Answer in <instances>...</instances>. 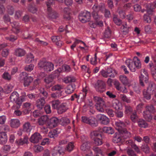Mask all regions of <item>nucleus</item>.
Returning a JSON list of instances; mask_svg holds the SVG:
<instances>
[{
  "label": "nucleus",
  "instance_id": "f257e3e1",
  "mask_svg": "<svg viewBox=\"0 0 156 156\" xmlns=\"http://www.w3.org/2000/svg\"><path fill=\"white\" fill-rule=\"evenodd\" d=\"M92 9L93 10L92 15L95 20H97L102 17V16H99L97 13L99 10H101L102 12L105 13V16L106 18H109L111 16L110 11L105 8L104 5H101V6H98L97 4H95L94 5Z\"/></svg>",
  "mask_w": 156,
  "mask_h": 156
},
{
  "label": "nucleus",
  "instance_id": "f03ea898",
  "mask_svg": "<svg viewBox=\"0 0 156 156\" xmlns=\"http://www.w3.org/2000/svg\"><path fill=\"white\" fill-rule=\"evenodd\" d=\"M126 62L130 70L133 72L135 71L136 69H140L141 67L140 61L136 57L134 58L133 60H126Z\"/></svg>",
  "mask_w": 156,
  "mask_h": 156
},
{
  "label": "nucleus",
  "instance_id": "7ed1b4c3",
  "mask_svg": "<svg viewBox=\"0 0 156 156\" xmlns=\"http://www.w3.org/2000/svg\"><path fill=\"white\" fill-rule=\"evenodd\" d=\"M38 66L40 68L46 71H51L54 69V65L50 62L41 61Z\"/></svg>",
  "mask_w": 156,
  "mask_h": 156
},
{
  "label": "nucleus",
  "instance_id": "20e7f679",
  "mask_svg": "<svg viewBox=\"0 0 156 156\" xmlns=\"http://www.w3.org/2000/svg\"><path fill=\"white\" fill-rule=\"evenodd\" d=\"M10 100L11 101L15 102L19 105L21 103V102L24 101L23 98H21L20 99L19 98V94L16 91L13 92L10 97Z\"/></svg>",
  "mask_w": 156,
  "mask_h": 156
},
{
  "label": "nucleus",
  "instance_id": "39448f33",
  "mask_svg": "<svg viewBox=\"0 0 156 156\" xmlns=\"http://www.w3.org/2000/svg\"><path fill=\"white\" fill-rule=\"evenodd\" d=\"M155 111L154 107L152 105L147 106L146 107V111L144 112L143 115L145 119L148 121H150L152 119V116L150 113Z\"/></svg>",
  "mask_w": 156,
  "mask_h": 156
},
{
  "label": "nucleus",
  "instance_id": "423d86ee",
  "mask_svg": "<svg viewBox=\"0 0 156 156\" xmlns=\"http://www.w3.org/2000/svg\"><path fill=\"white\" fill-rule=\"evenodd\" d=\"M100 73L102 76L106 78L108 77H114L117 73L115 70L110 67L108 68L106 71L102 69Z\"/></svg>",
  "mask_w": 156,
  "mask_h": 156
},
{
  "label": "nucleus",
  "instance_id": "0eeeda50",
  "mask_svg": "<svg viewBox=\"0 0 156 156\" xmlns=\"http://www.w3.org/2000/svg\"><path fill=\"white\" fill-rule=\"evenodd\" d=\"M94 100L96 102V108L97 109L99 112H104V102L102 99L98 97H94Z\"/></svg>",
  "mask_w": 156,
  "mask_h": 156
},
{
  "label": "nucleus",
  "instance_id": "6e6552de",
  "mask_svg": "<svg viewBox=\"0 0 156 156\" xmlns=\"http://www.w3.org/2000/svg\"><path fill=\"white\" fill-rule=\"evenodd\" d=\"M148 73L146 70L144 69H142L140 71V75L139 76V80L140 83L143 86H144V81L146 84H147L148 81Z\"/></svg>",
  "mask_w": 156,
  "mask_h": 156
},
{
  "label": "nucleus",
  "instance_id": "1a4fd4ad",
  "mask_svg": "<svg viewBox=\"0 0 156 156\" xmlns=\"http://www.w3.org/2000/svg\"><path fill=\"white\" fill-rule=\"evenodd\" d=\"M81 149L84 152L83 156H92V153L90 150L89 144L87 142L82 144L81 147Z\"/></svg>",
  "mask_w": 156,
  "mask_h": 156
},
{
  "label": "nucleus",
  "instance_id": "9d476101",
  "mask_svg": "<svg viewBox=\"0 0 156 156\" xmlns=\"http://www.w3.org/2000/svg\"><path fill=\"white\" fill-rule=\"evenodd\" d=\"M148 87L147 90H144L143 92L144 97L147 100L151 98V94H152V88H153L154 83L152 82H149L147 84Z\"/></svg>",
  "mask_w": 156,
  "mask_h": 156
},
{
  "label": "nucleus",
  "instance_id": "9b49d317",
  "mask_svg": "<svg viewBox=\"0 0 156 156\" xmlns=\"http://www.w3.org/2000/svg\"><path fill=\"white\" fill-rule=\"evenodd\" d=\"M90 18V13L89 12L87 11L81 13L79 16L80 20L83 23L89 21Z\"/></svg>",
  "mask_w": 156,
  "mask_h": 156
},
{
  "label": "nucleus",
  "instance_id": "f8f14e48",
  "mask_svg": "<svg viewBox=\"0 0 156 156\" xmlns=\"http://www.w3.org/2000/svg\"><path fill=\"white\" fill-rule=\"evenodd\" d=\"M21 78L23 79L24 85L25 87L28 86L33 81V78L30 76H28L25 72H23L20 74Z\"/></svg>",
  "mask_w": 156,
  "mask_h": 156
},
{
  "label": "nucleus",
  "instance_id": "ddd939ff",
  "mask_svg": "<svg viewBox=\"0 0 156 156\" xmlns=\"http://www.w3.org/2000/svg\"><path fill=\"white\" fill-rule=\"evenodd\" d=\"M97 119L100 121L101 124L104 125H107L109 122V119L105 115L99 114L97 115Z\"/></svg>",
  "mask_w": 156,
  "mask_h": 156
},
{
  "label": "nucleus",
  "instance_id": "4468645a",
  "mask_svg": "<svg viewBox=\"0 0 156 156\" xmlns=\"http://www.w3.org/2000/svg\"><path fill=\"white\" fill-rule=\"evenodd\" d=\"M42 139V136L38 133H35L33 134L30 139V141L33 143H37Z\"/></svg>",
  "mask_w": 156,
  "mask_h": 156
},
{
  "label": "nucleus",
  "instance_id": "2eb2a0df",
  "mask_svg": "<svg viewBox=\"0 0 156 156\" xmlns=\"http://www.w3.org/2000/svg\"><path fill=\"white\" fill-rule=\"evenodd\" d=\"M58 122H59V120L58 118L56 117H53L51 118L49 121H48V127L50 128H52L56 126Z\"/></svg>",
  "mask_w": 156,
  "mask_h": 156
},
{
  "label": "nucleus",
  "instance_id": "dca6fc26",
  "mask_svg": "<svg viewBox=\"0 0 156 156\" xmlns=\"http://www.w3.org/2000/svg\"><path fill=\"white\" fill-rule=\"evenodd\" d=\"M95 88L97 91L103 92L105 90V83L101 80H98L96 84Z\"/></svg>",
  "mask_w": 156,
  "mask_h": 156
},
{
  "label": "nucleus",
  "instance_id": "f3484780",
  "mask_svg": "<svg viewBox=\"0 0 156 156\" xmlns=\"http://www.w3.org/2000/svg\"><path fill=\"white\" fill-rule=\"evenodd\" d=\"M112 106L116 110H121L123 107L122 103L116 99L112 101Z\"/></svg>",
  "mask_w": 156,
  "mask_h": 156
},
{
  "label": "nucleus",
  "instance_id": "a211bd4d",
  "mask_svg": "<svg viewBox=\"0 0 156 156\" xmlns=\"http://www.w3.org/2000/svg\"><path fill=\"white\" fill-rule=\"evenodd\" d=\"M63 153L62 148L59 146L55 147L52 151V156H60Z\"/></svg>",
  "mask_w": 156,
  "mask_h": 156
},
{
  "label": "nucleus",
  "instance_id": "6ab92c4d",
  "mask_svg": "<svg viewBox=\"0 0 156 156\" xmlns=\"http://www.w3.org/2000/svg\"><path fill=\"white\" fill-rule=\"evenodd\" d=\"M9 124L11 127L16 128L18 127L20 125V120L16 119H12L9 121Z\"/></svg>",
  "mask_w": 156,
  "mask_h": 156
},
{
  "label": "nucleus",
  "instance_id": "aec40b11",
  "mask_svg": "<svg viewBox=\"0 0 156 156\" xmlns=\"http://www.w3.org/2000/svg\"><path fill=\"white\" fill-rule=\"evenodd\" d=\"M28 143V138L27 137H24L23 138L17 139L15 143L18 146H23L25 144H27Z\"/></svg>",
  "mask_w": 156,
  "mask_h": 156
},
{
  "label": "nucleus",
  "instance_id": "412c9836",
  "mask_svg": "<svg viewBox=\"0 0 156 156\" xmlns=\"http://www.w3.org/2000/svg\"><path fill=\"white\" fill-rule=\"evenodd\" d=\"M115 125L116 129L118 130V132H119L124 129V128L126 126L123 122L120 120L115 122Z\"/></svg>",
  "mask_w": 156,
  "mask_h": 156
},
{
  "label": "nucleus",
  "instance_id": "4be33fe9",
  "mask_svg": "<svg viewBox=\"0 0 156 156\" xmlns=\"http://www.w3.org/2000/svg\"><path fill=\"white\" fill-rule=\"evenodd\" d=\"M122 137L120 132H118L115 133L112 139L113 142L115 143H117L121 142Z\"/></svg>",
  "mask_w": 156,
  "mask_h": 156
},
{
  "label": "nucleus",
  "instance_id": "5701e85b",
  "mask_svg": "<svg viewBox=\"0 0 156 156\" xmlns=\"http://www.w3.org/2000/svg\"><path fill=\"white\" fill-rule=\"evenodd\" d=\"M48 119L47 115L42 116L38 119L37 123L40 126H43L48 122Z\"/></svg>",
  "mask_w": 156,
  "mask_h": 156
},
{
  "label": "nucleus",
  "instance_id": "b1692460",
  "mask_svg": "<svg viewBox=\"0 0 156 156\" xmlns=\"http://www.w3.org/2000/svg\"><path fill=\"white\" fill-rule=\"evenodd\" d=\"M126 144L128 145L131 146V147L136 152L138 153H140V151L139 147L136 144L133 143L132 140H129L126 141Z\"/></svg>",
  "mask_w": 156,
  "mask_h": 156
},
{
  "label": "nucleus",
  "instance_id": "393cba45",
  "mask_svg": "<svg viewBox=\"0 0 156 156\" xmlns=\"http://www.w3.org/2000/svg\"><path fill=\"white\" fill-rule=\"evenodd\" d=\"M83 94L80 93L79 95H77L76 94H75L73 95H72L71 97V100L73 101L74 100V97H75L76 98H79L80 97L81 98H84L85 97L87 92V90L86 89L83 88Z\"/></svg>",
  "mask_w": 156,
  "mask_h": 156
},
{
  "label": "nucleus",
  "instance_id": "a878e982",
  "mask_svg": "<svg viewBox=\"0 0 156 156\" xmlns=\"http://www.w3.org/2000/svg\"><path fill=\"white\" fill-rule=\"evenodd\" d=\"M7 140V137L5 132H0V144L5 143Z\"/></svg>",
  "mask_w": 156,
  "mask_h": 156
},
{
  "label": "nucleus",
  "instance_id": "bb28decb",
  "mask_svg": "<svg viewBox=\"0 0 156 156\" xmlns=\"http://www.w3.org/2000/svg\"><path fill=\"white\" fill-rule=\"evenodd\" d=\"M70 10L69 8H65L63 10V18L66 20H69L70 19Z\"/></svg>",
  "mask_w": 156,
  "mask_h": 156
},
{
  "label": "nucleus",
  "instance_id": "cd10ccee",
  "mask_svg": "<svg viewBox=\"0 0 156 156\" xmlns=\"http://www.w3.org/2000/svg\"><path fill=\"white\" fill-rule=\"evenodd\" d=\"M68 108L66 106V104L65 103L62 104L58 108V112L59 114H62L66 112L67 109Z\"/></svg>",
  "mask_w": 156,
  "mask_h": 156
},
{
  "label": "nucleus",
  "instance_id": "c85d7f7f",
  "mask_svg": "<svg viewBox=\"0 0 156 156\" xmlns=\"http://www.w3.org/2000/svg\"><path fill=\"white\" fill-rule=\"evenodd\" d=\"M120 133H121L122 137L124 138H129L132 136V134L131 133L127 131V130L124 129L123 130L120 131Z\"/></svg>",
  "mask_w": 156,
  "mask_h": 156
},
{
  "label": "nucleus",
  "instance_id": "c756f323",
  "mask_svg": "<svg viewBox=\"0 0 156 156\" xmlns=\"http://www.w3.org/2000/svg\"><path fill=\"white\" fill-rule=\"evenodd\" d=\"M75 89V86L74 85H70L67 87L65 92L67 94H70L73 93Z\"/></svg>",
  "mask_w": 156,
  "mask_h": 156
},
{
  "label": "nucleus",
  "instance_id": "7c9ffc66",
  "mask_svg": "<svg viewBox=\"0 0 156 156\" xmlns=\"http://www.w3.org/2000/svg\"><path fill=\"white\" fill-rule=\"evenodd\" d=\"M130 26L128 25L126 22L123 23H122V32L125 33H128L130 29Z\"/></svg>",
  "mask_w": 156,
  "mask_h": 156
},
{
  "label": "nucleus",
  "instance_id": "2f4dec72",
  "mask_svg": "<svg viewBox=\"0 0 156 156\" xmlns=\"http://www.w3.org/2000/svg\"><path fill=\"white\" fill-rule=\"evenodd\" d=\"M119 78L120 81L124 85H127L129 83V81L126 76L123 75H121Z\"/></svg>",
  "mask_w": 156,
  "mask_h": 156
},
{
  "label": "nucleus",
  "instance_id": "473e14b6",
  "mask_svg": "<svg viewBox=\"0 0 156 156\" xmlns=\"http://www.w3.org/2000/svg\"><path fill=\"white\" fill-rule=\"evenodd\" d=\"M103 132L108 134H112L114 132L113 129L110 127H104L102 129Z\"/></svg>",
  "mask_w": 156,
  "mask_h": 156
},
{
  "label": "nucleus",
  "instance_id": "72a5a7b5",
  "mask_svg": "<svg viewBox=\"0 0 156 156\" xmlns=\"http://www.w3.org/2000/svg\"><path fill=\"white\" fill-rule=\"evenodd\" d=\"M45 103L44 100L43 98H41L38 99L37 101V106L38 108L41 109Z\"/></svg>",
  "mask_w": 156,
  "mask_h": 156
},
{
  "label": "nucleus",
  "instance_id": "f704fd0d",
  "mask_svg": "<svg viewBox=\"0 0 156 156\" xmlns=\"http://www.w3.org/2000/svg\"><path fill=\"white\" fill-rule=\"evenodd\" d=\"M32 129V127L29 122L25 123L23 126V130L27 133L30 132Z\"/></svg>",
  "mask_w": 156,
  "mask_h": 156
},
{
  "label": "nucleus",
  "instance_id": "c9c22d12",
  "mask_svg": "<svg viewBox=\"0 0 156 156\" xmlns=\"http://www.w3.org/2000/svg\"><path fill=\"white\" fill-rule=\"evenodd\" d=\"M15 54L16 55L21 57L25 55V51L21 48H17L15 50Z\"/></svg>",
  "mask_w": 156,
  "mask_h": 156
},
{
  "label": "nucleus",
  "instance_id": "e433bc0d",
  "mask_svg": "<svg viewBox=\"0 0 156 156\" xmlns=\"http://www.w3.org/2000/svg\"><path fill=\"white\" fill-rule=\"evenodd\" d=\"M70 122V120L67 117H63L59 120V123L62 126L67 125Z\"/></svg>",
  "mask_w": 156,
  "mask_h": 156
},
{
  "label": "nucleus",
  "instance_id": "4c0bfd02",
  "mask_svg": "<svg viewBox=\"0 0 156 156\" xmlns=\"http://www.w3.org/2000/svg\"><path fill=\"white\" fill-rule=\"evenodd\" d=\"M95 118L93 116H90L89 117V120L88 121V124L90 125L92 127L96 126L97 124L96 123Z\"/></svg>",
  "mask_w": 156,
  "mask_h": 156
},
{
  "label": "nucleus",
  "instance_id": "58836bf2",
  "mask_svg": "<svg viewBox=\"0 0 156 156\" xmlns=\"http://www.w3.org/2000/svg\"><path fill=\"white\" fill-rule=\"evenodd\" d=\"M31 104L30 103L26 102L24 103L23 105V107L24 108H25L27 109V110H24L23 112L24 114H26L31 110Z\"/></svg>",
  "mask_w": 156,
  "mask_h": 156
},
{
  "label": "nucleus",
  "instance_id": "ea45409f",
  "mask_svg": "<svg viewBox=\"0 0 156 156\" xmlns=\"http://www.w3.org/2000/svg\"><path fill=\"white\" fill-rule=\"evenodd\" d=\"M11 26L12 27L13 31L15 32L16 33H18L19 31V30L18 27L19 24L16 22H14L12 23H11Z\"/></svg>",
  "mask_w": 156,
  "mask_h": 156
},
{
  "label": "nucleus",
  "instance_id": "a19ab883",
  "mask_svg": "<svg viewBox=\"0 0 156 156\" xmlns=\"http://www.w3.org/2000/svg\"><path fill=\"white\" fill-rule=\"evenodd\" d=\"M34 56L31 53H29L27 54V58L26 59V62L27 63H30L32 61L34 60Z\"/></svg>",
  "mask_w": 156,
  "mask_h": 156
},
{
  "label": "nucleus",
  "instance_id": "79ce46f5",
  "mask_svg": "<svg viewBox=\"0 0 156 156\" xmlns=\"http://www.w3.org/2000/svg\"><path fill=\"white\" fill-rule=\"evenodd\" d=\"M138 126L140 127L146 128L148 126L147 123L142 119H140L138 122Z\"/></svg>",
  "mask_w": 156,
  "mask_h": 156
},
{
  "label": "nucleus",
  "instance_id": "37998d69",
  "mask_svg": "<svg viewBox=\"0 0 156 156\" xmlns=\"http://www.w3.org/2000/svg\"><path fill=\"white\" fill-rule=\"evenodd\" d=\"M58 129H55L53 131L49 132L48 134V136L50 138H55L57 136V134L60 133V132H57Z\"/></svg>",
  "mask_w": 156,
  "mask_h": 156
},
{
  "label": "nucleus",
  "instance_id": "c03bdc74",
  "mask_svg": "<svg viewBox=\"0 0 156 156\" xmlns=\"http://www.w3.org/2000/svg\"><path fill=\"white\" fill-rule=\"evenodd\" d=\"M75 80V79L73 76H68L64 79V81L66 83H68L70 82H74Z\"/></svg>",
  "mask_w": 156,
  "mask_h": 156
},
{
  "label": "nucleus",
  "instance_id": "a18cd8bd",
  "mask_svg": "<svg viewBox=\"0 0 156 156\" xmlns=\"http://www.w3.org/2000/svg\"><path fill=\"white\" fill-rule=\"evenodd\" d=\"M80 43H83L85 47H87L86 44L83 42L78 40H76L73 45L71 46V49L73 50H74V48L76 46V45Z\"/></svg>",
  "mask_w": 156,
  "mask_h": 156
},
{
  "label": "nucleus",
  "instance_id": "49530a36",
  "mask_svg": "<svg viewBox=\"0 0 156 156\" xmlns=\"http://www.w3.org/2000/svg\"><path fill=\"white\" fill-rule=\"evenodd\" d=\"M62 92L61 91H58V92L52 93L51 96L53 98H56L61 97L62 95Z\"/></svg>",
  "mask_w": 156,
  "mask_h": 156
},
{
  "label": "nucleus",
  "instance_id": "de8ad7c7",
  "mask_svg": "<svg viewBox=\"0 0 156 156\" xmlns=\"http://www.w3.org/2000/svg\"><path fill=\"white\" fill-rule=\"evenodd\" d=\"M120 97L123 101L126 102L127 103H130L131 102V100L130 98H127L126 95L124 94H121Z\"/></svg>",
  "mask_w": 156,
  "mask_h": 156
},
{
  "label": "nucleus",
  "instance_id": "09e8293b",
  "mask_svg": "<svg viewBox=\"0 0 156 156\" xmlns=\"http://www.w3.org/2000/svg\"><path fill=\"white\" fill-rule=\"evenodd\" d=\"M52 107L54 109H57L58 108V106L60 104V102L58 100H56L52 101Z\"/></svg>",
  "mask_w": 156,
  "mask_h": 156
},
{
  "label": "nucleus",
  "instance_id": "8fccbe9b",
  "mask_svg": "<svg viewBox=\"0 0 156 156\" xmlns=\"http://www.w3.org/2000/svg\"><path fill=\"white\" fill-rule=\"evenodd\" d=\"M74 146L73 142H71L69 143L66 147V150L69 152H70L73 150Z\"/></svg>",
  "mask_w": 156,
  "mask_h": 156
},
{
  "label": "nucleus",
  "instance_id": "3c124183",
  "mask_svg": "<svg viewBox=\"0 0 156 156\" xmlns=\"http://www.w3.org/2000/svg\"><path fill=\"white\" fill-rule=\"evenodd\" d=\"M99 135V132L97 131L92 132L90 133V137L92 139L98 138V136Z\"/></svg>",
  "mask_w": 156,
  "mask_h": 156
},
{
  "label": "nucleus",
  "instance_id": "603ef678",
  "mask_svg": "<svg viewBox=\"0 0 156 156\" xmlns=\"http://www.w3.org/2000/svg\"><path fill=\"white\" fill-rule=\"evenodd\" d=\"M2 77L5 80H10L11 79L10 74L7 72H5L2 75Z\"/></svg>",
  "mask_w": 156,
  "mask_h": 156
},
{
  "label": "nucleus",
  "instance_id": "864d4df0",
  "mask_svg": "<svg viewBox=\"0 0 156 156\" xmlns=\"http://www.w3.org/2000/svg\"><path fill=\"white\" fill-rule=\"evenodd\" d=\"M92 140H94V144L96 145H101L102 144L101 140L98 138H96Z\"/></svg>",
  "mask_w": 156,
  "mask_h": 156
},
{
  "label": "nucleus",
  "instance_id": "5fc2aeb1",
  "mask_svg": "<svg viewBox=\"0 0 156 156\" xmlns=\"http://www.w3.org/2000/svg\"><path fill=\"white\" fill-rule=\"evenodd\" d=\"M131 119L132 121L134 122L137 121L138 119V116L136 115V112H133L131 115Z\"/></svg>",
  "mask_w": 156,
  "mask_h": 156
},
{
  "label": "nucleus",
  "instance_id": "6e6d98bb",
  "mask_svg": "<svg viewBox=\"0 0 156 156\" xmlns=\"http://www.w3.org/2000/svg\"><path fill=\"white\" fill-rule=\"evenodd\" d=\"M33 149L35 152L37 153L42 151L43 149V148L39 145H36L34 147Z\"/></svg>",
  "mask_w": 156,
  "mask_h": 156
},
{
  "label": "nucleus",
  "instance_id": "4d7b16f0",
  "mask_svg": "<svg viewBox=\"0 0 156 156\" xmlns=\"http://www.w3.org/2000/svg\"><path fill=\"white\" fill-rule=\"evenodd\" d=\"M93 150L95 153L101 154L102 156H104V154L103 153L102 151L99 147H94L93 148Z\"/></svg>",
  "mask_w": 156,
  "mask_h": 156
},
{
  "label": "nucleus",
  "instance_id": "13d9d810",
  "mask_svg": "<svg viewBox=\"0 0 156 156\" xmlns=\"http://www.w3.org/2000/svg\"><path fill=\"white\" fill-rule=\"evenodd\" d=\"M152 57L153 59L156 62L155 66H154L155 72L154 73H153V75L154 78L156 81V54L154 55H153Z\"/></svg>",
  "mask_w": 156,
  "mask_h": 156
},
{
  "label": "nucleus",
  "instance_id": "bf43d9fd",
  "mask_svg": "<svg viewBox=\"0 0 156 156\" xmlns=\"http://www.w3.org/2000/svg\"><path fill=\"white\" fill-rule=\"evenodd\" d=\"M141 148L145 153H148L149 152V148L147 145H142Z\"/></svg>",
  "mask_w": 156,
  "mask_h": 156
},
{
  "label": "nucleus",
  "instance_id": "052dcab7",
  "mask_svg": "<svg viewBox=\"0 0 156 156\" xmlns=\"http://www.w3.org/2000/svg\"><path fill=\"white\" fill-rule=\"evenodd\" d=\"M117 150H112L108 151L107 154V156H115L117 154Z\"/></svg>",
  "mask_w": 156,
  "mask_h": 156
},
{
  "label": "nucleus",
  "instance_id": "680f3d73",
  "mask_svg": "<svg viewBox=\"0 0 156 156\" xmlns=\"http://www.w3.org/2000/svg\"><path fill=\"white\" fill-rule=\"evenodd\" d=\"M5 0H0V14L3 13L5 11V9L4 6L1 4V3H4Z\"/></svg>",
  "mask_w": 156,
  "mask_h": 156
},
{
  "label": "nucleus",
  "instance_id": "e2e57ef3",
  "mask_svg": "<svg viewBox=\"0 0 156 156\" xmlns=\"http://www.w3.org/2000/svg\"><path fill=\"white\" fill-rule=\"evenodd\" d=\"M63 88V87L62 86L60 85L57 84L51 88V90L52 91H55L58 90L60 91V90Z\"/></svg>",
  "mask_w": 156,
  "mask_h": 156
},
{
  "label": "nucleus",
  "instance_id": "0e129e2a",
  "mask_svg": "<svg viewBox=\"0 0 156 156\" xmlns=\"http://www.w3.org/2000/svg\"><path fill=\"white\" fill-rule=\"evenodd\" d=\"M126 151L129 156H136L134 151L131 148H127Z\"/></svg>",
  "mask_w": 156,
  "mask_h": 156
},
{
  "label": "nucleus",
  "instance_id": "69168bd1",
  "mask_svg": "<svg viewBox=\"0 0 156 156\" xmlns=\"http://www.w3.org/2000/svg\"><path fill=\"white\" fill-rule=\"evenodd\" d=\"M34 67V65L32 64L27 66L25 68V70L28 71L30 72L32 70Z\"/></svg>",
  "mask_w": 156,
  "mask_h": 156
},
{
  "label": "nucleus",
  "instance_id": "338daca9",
  "mask_svg": "<svg viewBox=\"0 0 156 156\" xmlns=\"http://www.w3.org/2000/svg\"><path fill=\"white\" fill-rule=\"evenodd\" d=\"M61 68L62 70V72L64 71L68 72H69L71 69L69 66L67 65H64Z\"/></svg>",
  "mask_w": 156,
  "mask_h": 156
},
{
  "label": "nucleus",
  "instance_id": "774afa93",
  "mask_svg": "<svg viewBox=\"0 0 156 156\" xmlns=\"http://www.w3.org/2000/svg\"><path fill=\"white\" fill-rule=\"evenodd\" d=\"M53 79V77L52 75H50L49 76L46 77L44 80L45 83H49L52 82Z\"/></svg>",
  "mask_w": 156,
  "mask_h": 156
}]
</instances>
